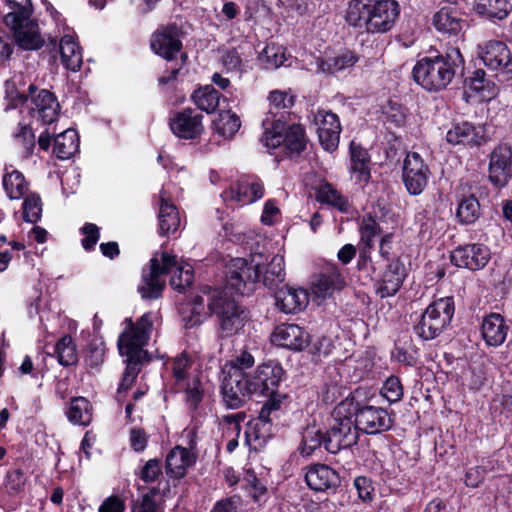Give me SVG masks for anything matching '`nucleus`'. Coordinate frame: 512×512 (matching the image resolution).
Segmentation results:
<instances>
[{"mask_svg":"<svg viewBox=\"0 0 512 512\" xmlns=\"http://www.w3.org/2000/svg\"><path fill=\"white\" fill-rule=\"evenodd\" d=\"M511 9L507 0H475V10L489 18L504 19Z\"/></svg>","mask_w":512,"mask_h":512,"instance_id":"nucleus-42","label":"nucleus"},{"mask_svg":"<svg viewBox=\"0 0 512 512\" xmlns=\"http://www.w3.org/2000/svg\"><path fill=\"white\" fill-rule=\"evenodd\" d=\"M124 323L127 328L119 336L118 349L122 356H126V368L118 393L128 390L139 374L146 354L142 347L147 344L153 327L150 313L142 315L136 323L131 318H126Z\"/></svg>","mask_w":512,"mask_h":512,"instance_id":"nucleus-2","label":"nucleus"},{"mask_svg":"<svg viewBox=\"0 0 512 512\" xmlns=\"http://www.w3.org/2000/svg\"><path fill=\"white\" fill-rule=\"evenodd\" d=\"M68 420L76 425H88L92 421L93 408L85 397H74L66 410Z\"/></svg>","mask_w":512,"mask_h":512,"instance_id":"nucleus-36","label":"nucleus"},{"mask_svg":"<svg viewBox=\"0 0 512 512\" xmlns=\"http://www.w3.org/2000/svg\"><path fill=\"white\" fill-rule=\"evenodd\" d=\"M203 115L192 108H185L173 113L169 118V126L172 133L181 139H195L202 131Z\"/></svg>","mask_w":512,"mask_h":512,"instance_id":"nucleus-15","label":"nucleus"},{"mask_svg":"<svg viewBox=\"0 0 512 512\" xmlns=\"http://www.w3.org/2000/svg\"><path fill=\"white\" fill-rule=\"evenodd\" d=\"M272 342L281 347L301 351L309 345L310 336L296 324H283L274 330Z\"/></svg>","mask_w":512,"mask_h":512,"instance_id":"nucleus-21","label":"nucleus"},{"mask_svg":"<svg viewBox=\"0 0 512 512\" xmlns=\"http://www.w3.org/2000/svg\"><path fill=\"white\" fill-rule=\"evenodd\" d=\"M480 214V204L474 195L463 198L457 209V217L461 223L472 224Z\"/></svg>","mask_w":512,"mask_h":512,"instance_id":"nucleus-48","label":"nucleus"},{"mask_svg":"<svg viewBox=\"0 0 512 512\" xmlns=\"http://www.w3.org/2000/svg\"><path fill=\"white\" fill-rule=\"evenodd\" d=\"M42 214L41 199L36 194L27 196L23 202V219L29 223H36Z\"/></svg>","mask_w":512,"mask_h":512,"instance_id":"nucleus-58","label":"nucleus"},{"mask_svg":"<svg viewBox=\"0 0 512 512\" xmlns=\"http://www.w3.org/2000/svg\"><path fill=\"white\" fill-rule=\"evenodd\" d=\"M324 440L325 435L319 430L307 428L302 437L301 454L303 456H310L316 448L320 447L322 444L324 445Z\"/></svg>","mask_w":512,"mask_h":512,"instance_id":"nucleus-56","label":"nucleus"},{"mask_svg":"<svg viewBox=\"0 0 512 512\" xmlns=\"http://www.w3.org/2000/svg\"><path fill=\"white\" fill-rule=\"evenodd\" d=\"M172 273L170 285L180 292L189 287L194 278L193 268L190 264L178 261L175 255L162 252L160 260L155 256L150 260L149 270L143 271L142 284L138 292L144 299H156L165 287V281L160 276Z\"/></svg>","mask_w":512,"mask_h":512,"instance_id":"nucleus-1","label":"nucleus"},{"mask_svg":"<svg viewBox=\"0 0 512 512\" xmlns=\"http://www.w3.org/2000/svg\"><path fill=\"white\" fill-rule=\"evenodd\" d=\"M345 286V279L336 265L325 266L313 283V292L316 297L325 299L333 295L335 291Z\"/></svg>","mask_w":512,"mask_h":512,"instance_id":"nucleus-25","label":"nucleus"},{"mask_svg":"<svg viewBox=\"0 0 512 512\" xmlns=\"http://www.w3.org/2000/svg\"><path fill=\"white\" fill-rule=\"evenodd\" d=\"M208 313L216 316L219 335L228 338L237 334L245 324V310L227 291L204 287Z\"/></svg>","mask_w":512,"mask_h":512,"instance_id":"nucleus-4","label":"nucleus"},{"mask_svg":"<svg viewBox=\"0 0 512 512\" xmlns=\"http://www.w3.org/2000/svg\"><path fill=\"white\" fill-rule=\"evenodd\" d=\"M351 172L358 182L370 179V155L366 149L354 141L350 144Z\"/></svg>","mask_w":512,"mask_h":512,"instance_id":"nucleus-34","label":"nucleus"},{"mask_svg":"<svg viewBox=\"0 0 512 512\" xmlns=\"http://www.w3.org/2000/svg\"><path fill=\"white\" fill-rule=\"evenodd\" d=\"M48 46L53 50L58 47L62 64L66 69L73 72H76L80 69L82 64V53L73 37L69 35L63 36L59 45H57L55 40H51Z\"/></svg>","mask_w":512,"mask_h":512,"instance_id":"nucleus-31","label":"nucleus"},{"mask_svg":"<svg viewBox=\"0 0 512 512\" xmlns=\"http://www.w3.org/2000/svg\"><path fill=\"white\" fill-rule=\"evenodd\" d=\"M221 392L228 408L243 406L256 393L251 374L233 366H224Z\"/></svg>","mask_w":512,"mask_h":512,"instance_id":"nucleus-8","label":"nucleus"},{"mask_svg":"<svg viewBox=\"0 0 512 512\" xmlns=\"http://www.w3.org/2000/svg\"><path fill=\"white\" fill-rule=\"evenodd\" d=\"M8 27L13 32L15 42L24 50H37L45 43L37 23L31 17L19 19L15 25Z\"/></svg>","mask_w":512,"mask_h":512,"instance_id":"nucleus-23","label":"nucleus"},{"mask_svg":"<svg viewBox=\"0 0 512 512\" xmlns=\"http://www.w3.org/2000/svg\"><path fill=\"white\" fill-rule=\"evenodd\" d=\"M3 187L11 200L22 198L28 189L24 176L17 170L4 175Z\"/></svg>","mask_w":512,"mask_h":512,"instance_id":"nucleus-43","label":"nucleus"},{"mask_svg":"<svg viewBox=\"0 0 512 512\" xmlns=\"http://www.w3.org/2000/svg\"><path fill=\"white\" fill-rule=\"evenodd\" d=\"M284 398L285 396H281L279 393L269 395V399L264 403L259 412V416L256 418L259 420L260 424L263 422L272 427V415L280 410Z\"/></svg>","mask_w":512,"mask_h":512,"instance_id":"nucleus-55","label":"nucleus"},{"mask_svg":"<svg viewBox=\"0 0 512 512\" xmlns=\"http://www.w3.org/2000/svg\"><path fill=\"white\" fill-rule=\"evenodd\" d=\"M191 365L188 357L181 354L173 359L172 373L177 391H183L186 404L196 409L203 398V389L199 378L191 374Z\"/></svg>","mask_w":512,"mask_h":512,"instance_id":"nucleus-11","label":"nucleus"},{"mask_svg":"<svg viewBox=\"0 0 512 512\" xmlns=\"http://www.w3.org/2000/svg\"><path fill=\"white\" fill-rule=\"evenodd\" d=\"M178 27L175 24L160 27L151 38V48L166 60L173 59L182 48Z\"/></svg>","mask_w":512,"mask_h":512,"instance_id":"nucleus-20","label":"nucleus"},{"mask_svg":"<svg viewBox=\"0 0 512 512\" xmlns=\"http://www.w3.org/2000/svg\"><path fill=\"white\" fill-rule=\"evenodd\" d=\"M264 195L262 184L253 176H245L221 194L224 202H237L241 205L251 204Z\"/></svg>","mask_w":512,"mask_h":512,"instance_id":"nucleus-17","label":"nucleus"},{"mask_svg":"<svg viewBox=\"0 0 512 512\" xmlns=\"http://www.w3.org/2000/svg\"><path fill=\"white\" fill-rule=\"evenodd\" d=\"M162 473L160 461L157 459L148 460L141 469L140 478L146 483L154 482Z\"/></svg>","mask_w":512,"mask_h":512,"instance_id":"nucleus-60","label":"nucleus"},{"mask_svg":"<svg viewBox=\"0 0 512 512\" xmlns=\"http://www.w3.org/2000/svg\"><path fill=\"white\" fill-rule=\"evenodd\" d=\"M260 61L266 69H277L286 60L284 49L276 45H267L259 54Z\"/></svg>","mask_w":512,"mask_h":512,"instance_id":"nucleus-50","label":"nucleus"},{"mask_svg":"<svg viewBox=\"0 0 512 512\" xmlns=\"http://www.w3.org/2000/svg\"><path fill=\"white\" fill-rule=\"evenodd\" d=\"M486 469L482 466H475L470 468L465 475V484L468 487L476 488L485 479Z\"/></svg>","mask_w":512,"mask_h":512,"instance_id":"nucleus-63","label":"nucleus"},{"mask_svg":"<svg viewBox=\"0 0 512 512\" xmlns=\"http://www.w3.org/2000/svg\"><path fill=\"white\" fill-rule=\"evenodd\" d=\"M354 399L346 397L332 412L333 423L325 434L324 447L330 453L352 447L358 442L359 431L352 416Z\"/></svg>","mask_w":512,"mask_h":512,"instance_id":"nucleus-5","label":"nucleus"},{"mask_svg":"<svg viewBox=\"0 0 512 512\" xmlns=\"http://www.w3.org/2000/svg\"><path fill=\"white\" fill-rule=\"evenodd\" d=\"M357 61L358 57L354 53L347 51L328 60H319L317 68L322 73L334 74L353 67Z\"/></svg>","mask_w":512,"mask_h":512,"instance_id":"nucleus-40","label":"nucleus"},{"mask_svg":"<svg viewBox=\"0 0 512 512\" xmlns=\"http://www.w3.org/2000/svg\"><path fill=\"white\" fill-rule=\"evenodd\" d=\"M265 127L263 142L265 146L277 148L281 145L291 153L300 154L305 150L307 138L305 130L300 124L286 127L281 118L270 120L268 116L262 121Z\"/></svg>","mask_w":512,"mask_h":512,"instance_id":"nucleus-7","label":"nucleus"},{"mask_svg":"<svg viewBox=\"0 0 512 512\" xmlns=\"http://www.w3.org/2000/svg\"><path fill=\"white\" fill-rule=\"evenodd\" d=\"M317 200L341 212H347L350 208L348 199L330 183H324L318 188Z\"/></svg>","mask_w":512,"mask_h":512,"instance_id":"nucleus-41","label":"nucleus"},{"mask_svg":"<svg viewBox=\"0 0 512 512\" xmlns=\"http://www.w3.org/2000/svg\"><path fill=\"white\" fill-rule=\"evenodd\" d=\"M480 57L485 66L493 70L503 71L510 56L507 45L502 41H489L479 46Z\"/></svg>","mask_w":512,"mask_h":512,"instance_id":"nucleus-30","label":"nucleus"},{"mask_svg":"<svg viewBox=\"0 0 512 512\" xmlns=\"http://www.w3.org/2000/svg\"><path fill=\"white\" fill-rule=\"evenodd\" d=\"M284 279V257L281 255H274L263 274V284L272 289L279 283H282Z\"/></svg>","mask_w":512,"mask_h":512,"instance_id":"nucleus-45","label":"nucleus"},{"mask_svg":"<svg viewBox=\"0 0 512 512\" xmlns=\"http://www.w3.org/2000/svg\"><path fill=\"white\" fill-rule=\"evenodd\" d=\"M399 13L395 0H349L344 18L350 26L375 34L390 31Z\"/></svg>","mask_w":512,"mask_h":512,"instance_id":"nucleus-3","label":"nucleus"},{"mask_svg":"<svg viewBox=\"0 0 512 512\" xmlns=\"http://www.w3.org/2000/svg\"><path fill=\"white\" fill-rule=\"evenodd\" d=\"M269 101L270 110L267 116L270 120H273L279 110H286L294 105V96L289 95L287 92L275 90L270 93Z\"/></svg>","mask_w":512,"mask_h":512,"instance_id":"nucleus-54","label":"nucleus"},{"mask_svg":"<svg viewBox=\"0 0 512 512\" xmlns=\"http://www.w3.org/2000/svg\"><path fill=\"white\" fill-rule=\"evenodd\" d=\"M284 374L283 368L275 362H267L257 367L254 374H251L252 381L256 386L257 394L272 395L276 392Z\"/></svg>","mask_w":512,"mask_h":512,"instance_id":"nucleus-22","label":"nucleus"},{"mask_svg":"<svg viewBox=\"0 0 512 512\" xmlns=\"http://www.w3.org/2000/svg\"><path fill=\"white\" fill-rule=\"evenodd\" d=\"M446 140L453 145L481 144V137L476 133L474 125L469 122L454 123L446 134Z\"/></svg>","mask_w":512,"mask_h":512,"instance_id":"nucleus-35","label":"nucleus"},{"mask_svg":"<svg viewBox=\"0 0 512 512\" xmlns=\"http://www.w3.org/2000/svg\"><path fill=\"white\" fill-rule=\"evenodd\" d=\"M272 434V427L265 423H259V420L254 419L249 421L245 430L246 443L249 446L254 445V448L264 444Z\"/></svg>","mask_w":512,"mask_h":512,"instance_id":"nucleus-44","label":"nucleus"},{"mask_svg":"<svg viewBox=\"0 0 512 512\" xmlns=\"http://www.w3.org/2000/svg\"><path fill=\"white\" fill-rule=\"evenodd\" d=\"M196 462V455L182 446H176L166 456L165 471L173 479L183 478Z\"/></svg>","mask_w":512,"mask_h":512,"instance_id":"nucleus-26","label":"nucleus"},{"mask_svg":"<svg viewBox=\"0 0 512 512\" xmlns=\"http://www.w3.org/2000/svg\"><path fill=\"white\" fill-rule=\"evenodd\" d=\"M240 126L241 121L235 113H232L231 111H222L219 114L217 130L222 136L231 138L236 134Z\"/></svg>","mask_w":512,"mask_h":512,"instance_id":"nucleus-51","label":"nucleus"},{"mask_svg":"<svg viewBox=\"0 0 512 512\" xmlns=\"http://www.w3.org/2000/svg\"><path fill=\"white\" fill-rule=\"evenodd\" d=\"M27 477L20 469H12L7 472L5 478V489L9 495H17L24 491Z\"/></svg>","mask_w":512,"mask_h":512,"instance_id":"nucleus-57","label":"nucleus"},{"mask_svg":"<svg viewBox=\"0 0 512 512\" xmlns=\"http://www.w3.org/2000/svg\"><path fill=\"white\" fill-rule=\"evenodd\" d=\"M455 70L448 57L438 55L418 60L412 70L414 81L429 92L443 90L454 78Z\"/></svg>","mask_w":512,"mask_h":512,"instance_id":"nucleus-6","label":"nucleus"},{"mask_svg":"<svg viewBox=\"0 0 512 512\" xmlns=\"http://www.w3.org/2000/svg\"><path fill=\"white\" fill-rule=\"evenodd\" d=\"M85 237L82 239V246L85 250H91L99 240V228L95 224L87 223L82 228Z\"/></svg>","mask_w":512,"mask_h":512,"instance_id":"nucleus-62","label":"nucleus"},{"mask_svg":"<svg viewBox=\"0 0 512 512\" xmlns=\"http://www.w3.org/2000/svg\"><path fill=\"white\" fill-rule=\"evenodd\" d=\"M488 178L497 187H505L512 178V149L507 144L496 146L489 156Z\"/></svg>","mask_w":512,"mask_h":512,"instance_id":"nucleus-14","label":"nucleus"},{"mask_svg":"<svg viewBox=\"0 0 512 512\" xmlns=\"http://www.w3.org/2000/svg\"><path fill=\"white\" fill-rule=\"evenodd\" d=\"M205 306H207V297L204 295V293L202 295L196 296L193 302L190 316L184 317L186 328H192L196 325H199L207 316H210V314H207L208 309L205 310Z\"/></svg>","mask_w":512,"mask_h":512,"instance_id":"nucleus-53","label":"nucleus"},{"mask_svg":"<svg viewBox=\"0 0 512 512\" xmlns=\"http://www.w3.org/2000/svg\"><path fill=\"white\" fill-rule=\"evenodd\" d=\"M305 480L309 488L319 492L335 489L340 482L337 472L324 464L311 466L306 472Z\"/></svg>","mask_w":512,"mask_h":512,"instance_id":"nucleus-27","label":"nucleus"},{"mask_svg":"<svg viewBox=\"0 0 512 512\" xmlns=\"http://www.w3.org/2000/svg\"><path fill=\"white\" fill-rule=\"evenodd\" d=\"M10 11L4 17L6 26L15 25L19 19H27L32 15V3L30 0H6Z\"/></svg>","mask_w":512,"mask_h":512,"instance_id":"nucleus-46","label":"nucleus"},{"mask_svg":"<svg viewBox=\"0 0 512 512\" xmlns=\"http://www.w3.org/2000/svg\"><path fill=\"white\" fill-rule=\"evenodd\" d=\"M319 142L326 151H334L339 144L341 125L331 111L318 110L314 115Z\"/></svg>","mask_w":512,"mask_h":512,"instance_id":"nucleus-16","label":"nucleus"},{"mask_svg":"<svg viewBox=\"0 0 512 512\" xmlns=\"http://www.w3.org/2000/svg\"><path fill=\"white\" fill-rule=\"evenodd\" d=\"M430 170L421 156L408 152L403 162V183L411 195H419L428 184Z\"/></svg>","mask_w":512,"mask_h":512,"instance_id":"nucleus-12","label":"nucleus"},{"mask_svg":"<svg viewBox=\"0 0 512 512\" xmlns=\"http://www.w3.org/2000/svg\"><path fill=\"white\" fill-rule=\"evenodd\" d=\"M159 230L162 235L175 233L180 226V215L177 207L170 202L166 191L160 192L159 203Z\"/></svg>","mask_w":512,"mask_h":512,"instance_id":"nucleus-29","label":"nucleus"},{"mask_svg":"<svg viewBox=\"0 0 512 512\" xmlns=\"http://www.w3.org/2000/svg\"><path fill=\"white\" fill-rule=\"evenodd\" d=\"M381 395L390 403H395L403 397V388L399 378L390 376L383 384Z\"/></svg>","mask_w":512,"mask_h":512,"instance_id":"nucleus-59","label":"nucleus"},{"mask_svg":"<svg viewBox=\"0 0 512 512\" xmlns=\"http://www.w3.org/2000/svg\"><path fill=\"white\" fill-rule=\"evenodd\" d=\"M453 315L454 302L452 298H440L426 308L414 328L415 332L423 340H432L449 325Z\"/></svg>","mask_w":512,"mask_h":512,"instance_id":"nucleus-9","label":"nucleus"},{"mask_svg":"<svg viewBox=\"0 0 512 512\" xmlns=\"http://www.w3.org/2000/svg\"><path fill=\"white\" fill-rule=\"evenodd\" d=\"M36 90L34 85H30V105H29V113L30 115L38 121H41L43 124L52 123L56 117L59 110V103L54 97L53 93L48 90H41L36 97L32 96V93Z\"/></svg>","mask_w":512,"mask_h":512,"instance_id":"nucleus-19","label":"nucleus"},{"mask_svg":"<svg viewBox=\"0 0 512 512\" xmlns=\"http://www.w3.org/2000/svg\"><path fill=\"white\" fill-rule=\"evenodd\" d=\"M191 100L199 109L209 114L218 108L220 94L213 86L206 85L195 90Z\"/></svg>","mask_w":512,"mask_h":512,"instance_id":"nucleus-39","label":"nucleus"},{"mask_svg":"<svg viewBox=\"0 0 512 512\" xmlns=\"http://www.w3.org/2000/svg\"><path fill=\"white\" fill-rule=\"evenodd\" d=\"M433 25L437 31L443 34L456 36L464 29L466 21L455 9L443 7L434 14Z\"/></svg>","mask_w":512,"mask_h":512,"instance_id":"nucleus-33","label":"nucleus"},{"mask_svg":"<svg viewBox=\"0 0 512 512\" xmlns=\"http://www.w3.org/2000/svg\"><path fill=\"white\" fill-rule=\"evenodd\" d=\"M16 144L21 148V154L24 158H29L35 148V135L28 125L19 123L18 129L14 134Z\"/></svg>","mask_w":512,"mask_h":512,"instance_id":"nucleus-49","label":"nucleus"},{"mask_svg":"<svg viewBox=\"0 0 512 512\" xmlns=\"http://www.w3.org/2000/svg\"><path fill=\"white\" fill-rule=\"evenodd\" d=\"M79 148L78 134L74 129H67L54 139L53 152L59 159H69Z\"/></svg>","mask_w":512,"mask_h":512,"instance_id":"nucleus-38","label":"nucleus"},{"mask_svg":"<svg viewBox=\"0 0 512 512\" xmlns=\"http://www.w3.org/2000/svg\"><path fill=\"white\" fill-rule=\"evenodd\" d=\"M353 415L358 431H363L366 434H378L389 430L393 425L392 417L387 410L381 407H354Z\"/></svg>","mask_w":512,"mask_h":512,"instance_id":"nucleus-13","label":"nucleus"},{"mask_svg":"<svg viewBox=\"0 0 512 512\" xmlns=\"http://www.w3.org/2000/svg\"><path fill=\"white\" fill-rule=\"evenodd\" d=\"M263 256L253 255L250 259L234 258L228 264L227 284L239 294L249 293L261 277V264Z\"/></svg>","mask_w":512,"mask_h":512,"instance_id":"nucleus-10","label":"nucleus"},{"mask_svg":"<svg viewBox=\"0 0 512 512\" xmlns=\"http://www.w3.org/2000/svg\"><path fill=\"white\" fill-rule=\"evenodd\" d=\"M125 503L118 496L112 495L104 500L98 512H124Z\"/></svg>","mask_w":512,"mask_h":512,"instance_id":"nucleus-64","label":"nucleus"},{"mask_svg":"<svg viewBox=\"0 0 512 512\" xmlns=\"http://www.w3.org/2000/svg\"><path fill=\"white\" fill-rule=\"evenodd\" d=\"M165 500L159 487H152L133 501L132 512H164Z\"/></svg>","mask_w":512,"mask_h":512,"instance_id":"nucleus-37","label":"nucleus"},{"mask_svg":"<svg viewBox=\"0 0 512 512\" xmlns=\"http://www.w3.org/2000/svg\"><path fill=\"white\" fill-rule=\"evenodd\" d=\"M54 352L58 362L63 366L74 365L78 361L76 346L69 335L58 340Z\"/></svg>","mask_w":512,"mask_h":512,"instance_id":"nucleus-47","label":"nucleus"},{"mask_svg":"<svg viewBox=\"0 0 512 512\" xmlns=\"http://www.w3.org/2000/svg\"><path fill=\"white\" fill-rule=\"evenodd\" d=\"M489 259V249L482 244H469L458 247L450 255V260L455 266L472 271L485 267Z\"/></svg>","mask_w":512,"mask_h":512,"instance_id":"nucleus-18","label":"nucleus"},{"mask_svg":"<svg viewBox=\"0 0 512 512\" xmlns=\"http://www.w3.org/2000/svg\"><path fill=\"white\" fill-rule=\"evenodd\" d=\"M508 326L502 315L499 313H490L484 317L481 324V334L487 345L498 347L504 343Z\"/></svg>","mask_w":512,"mask_h":512,"instance_id":"nucleus-28","label":"nucleus"},{"mask_svg":"<svg viewBox=\"0 0 512 512\" xmlns=\"http://www.w3.org/2000/svg\"><path fill=\"white\" fill-rule=\"evenodd\" d=\"M105 346L100 344H90L86 363L91 368H98L104 362Z\"/></svg>","mask_w":512,"mask_h":512,"instance_id":"nucleus-61","label":"nucleus"},{"mask_svg":"<svg viewBox=\"0 0 512 512\" xmlns=\"http://www.w3.org/2000/svg\"><path fill=\"white\" fill-rule=\"evenodd\" d=\"M405 278V268L399 260L391 261L380 280L378 291L381 297H389L395 295L400 289Z\"/></svg>","mask_w":512,"mask_h":512,"instance_id":"nucleus-32","label":"nucleus"},{"mask_svg":"<svg viewBox=\"0 0 512 512\" xmlns=\"http://www.w3.org/2000/svg\"><path fill=\"white\" fill-rule=\"evenodd\" d=\"M274 297L277 308L286 314L302 311L309 302V295L306 290L289 285L279 288Z\"/></svg>","mask_w":512,"mask_h":512,"instance_id":"nucleus-24","label":"nucleus"},{"mask_svg":"<svg viewBox=\"0 0 512 512\" xmlns=\"http://www.w3.org/2000/svg\"><path fill=\"white\" fill-rule=\"evenodd\" d=\"M381 232V228L375 218L368 214L364 216L360 224V235L361 242L366 248H372L374 244V238Z\"/></svg>","mask_w":512,"mask_h":512,"instance_id":"nucleus-52","label":"nucleus"}]
</instances>
